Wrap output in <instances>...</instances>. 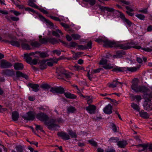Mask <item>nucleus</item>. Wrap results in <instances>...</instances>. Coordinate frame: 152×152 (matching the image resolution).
Here are the masks:
<instances>
[{
    "instance_id": "obj_43",
    "label": "nucleus",
    "mask_w": 152,
    "mask_h": 152,
    "mask_svg": "<svg viewBox=\"0 0 152 152\" xmlns=\"http://www.w3.org/2000/svg\"><path fill=\"white\" fill-rule=\"evenodd\" d=\"M88 68L87 67L86 68V69H88ZM83 70L84 71L87 72V77H88V79L90 80L91 81L93 78L91 76H92V75L91 74L90 75V74H89V72H90V70H88L87 69H86V70H85L84 69H83Z\"/></svg>"
},
{
    "instance_id": "obj_16",
    "label": "nucleus",
    "mask_w": 152,
    "mask_h": 152,
    "mask_svg": "<svg viewBox=\"0 0 152 152\" xmlns=\"http://www.w3.org/2000/svg\"><path fill=\"white\" fill-rule=\"evenodd\" d=\"M16 77L17 78V79H18V78L20 77L24 78L26 80H28V75H27L26 74L23 73L18 70L16 72Z\"/></svg>"
},
{
    "instance_id": "obj_41",
    "label": "nucleus",
    "mask_w": 152,
    "mask_h": 152,
    "mask_svg": "<svg viewBox=\"0 0 152 152\" xmlns=\"http://www.w3.org/2000/svg\"><path fill=\"white\" fill-rule=\"evenodd\" d=\"M83 1L88 2L89 4L91 6H93L96 3V0H83Z\"/></svg>"
},
{
    "instance_id": "obj_63",
    "label": "nucleus",
    "mask_w": 152,
    "mask_h": 152,
    "mask_svg": "<svg viewBox=\"0 0 152 152\" xmlns=\"http://www.w3.org/2000/svg\"><path fill=\"white\" fill-rule=\"evenodd\" d=\"M142 50L144 51L148 52H151L152 51V49L148 47L146 48H142Z\"/></svg>"
},
{
    "instance_id": "obj_23",
    "label": "nucleus",
    "mask_w": 152,
    "mask_h": 152,
    "mask_svg": "<svg viewBox=\"0 0 152 152\" xmlns=\"http://www.w3.org/2000/svg\"><path fill=\"white\" fill-rule=\"evenodd\" d=\"M28 86L31 88L33 91L34 92H37L38 91L39 86L38 84L29 83L28 84Z\"/></svg>"
},
{
    "instance_id": "obj_28",
    "label": "nucleus",
    "mask_w": 152,
    "mask_h": 152,
    "mask_svg": "<svg viewBox=\"0 0 152 152\" xmlns=\"http://www.w3.org/2000/svg\"><path fill=\"white\" fill-rule=\"evenodd\" d=\"M64 95L67 98L70 99H75L77 98V96L72 94H71L70 92H66L64 93Z\"/></svg>"
},
{
    "instance_id": "obj_25",
    "label": "nucleus",
    "mask_w": 152,
    "mask_h": 152,
    "mask_svg": "<svg viewBox=\"0 0 152 152\" xmlns=\"http://www.w3.org/2000/svg\"><path fill=\"white\" fill-rule=\"evenodd\" d=\"M19 114L17 111H14L12 112V120L14 121H17L19 118Z\"/></svg>"
},
{
    "instance_id": "obj_36",
    "label": "nucleus",
    "mask_w": 152,
    "mask_h": 152,
    "mask_svg": "<svg viewBox=\"0 0 152 152\" xmlns=\"http://www.w3.org/2000/svg\"><path fill=\"white\" fill-rule=\"evenodd\" d=\"M67 110V112L69 113H74L76 110V109L75 107L73 106H70L68 107Z\"/></svg>"
},
{
    "instance_id": "obj_32",
    "label": "nucleus",
    "mask_w": 152,
    "mask_h": 152,
    "mask_svg": "<svg viewBox=\"0 0 152 152\" xmlns=\"http://www.w3.org/2000/svg\"><path fill=\"white\" fill-rule=\"evenodd\" d=\"M48 42L54 45L58 43L59 40L58 39L57 40L55 38H48Z\"/></svg>"
},
{
    "instance_id": "obj_27",
    "label": "nucleus",
    "mask_w": 152,
    "mask_h": 152,
    "mask_svg": "<svg viewBox=\"0 0 152 152\" xmlns=\"http://www.w3.org/2000/svg\"><path fill=\"white\" fill-rule=\"evenodd\" d=\"M46 62V61L44 60H42L40 61L39 68L40 69L43 70L47 68Z\"/></svg>"
},
{
    "instance_id": "obj_26",
    "label": "nucleus",
    "mask_w": 152,
    "mask_h": 152,
    "mask_svg": "<svg viewBox=\"0 0 152 152\" xmlns=\"http://www.w3.org/2000/svg\"><path fill=\"white\" fill-rule=\"evenodd\" d=\"M34 53H32L28 54V53L24 54V59H25L26 62L29 63L31 60L32 58L30 56L31 55H34Z\"/></svg>"
},
{
    "instance_id": "obj_55",
    "label": "nucleus",
    "mask_w": 152,
    "mask_h": 152,
    "mask_svg": "<svg viewBox=\"0 0 152 152\" xmlns=\"http://www.w3.org/2000/svg\"><path fill=\"white\" fill-rule=\"evenodd\" d=\"M115 151L113 147L108 148L105 150V152H115Z\"/></svg>"
},
{
    "instance_id": "obj_21",
    "label": "nucleus",
    "mask_w": 152,
    "mask_h": 152,
    "mask_svg": "<svg viewBox=\"0 0 152 152\" xmlns=\"http://www.w3.org/2000/svg\"><path fill=\"white\" fill-rule=\"evenodd\" d=\"M139 114L140 116L144 119H148L150 116V115L148 113L145 112L143 110L139 111Z\"/></svg>"
},
{
    "instance_id": "obj_38",
    "label": "nucleus",
    "mask_w": 152,
    "mask_h": 152,
    "mask_svg": "<svg viewBox=\"0 0 152 152\" xmlns=\"http://www.w3.org/2000/svg\"><path fill=\"white\" fill-rule=\"evenodd\" d=\"M125 53L120 51H117L116 53V54L114 56H116L117 58H120L122 57L123 55H124Z\"/></svg>"
},
{
    "instance_id": "obj_1",
    "label": "nucleus",
    "mask_w": 152,
    "mask_h": 152,
    "mask_svg": "<svg viewBox=\"0 0 152 152\" xmlns=\"http://www.w3.org/2000/svg\"><path fill=\"white\" fill-rule=\"evenodd\" d=\"M133 81L131 88L136 93L141 92L143 94L142 97L145 100L143 105L144 109L148 111L152 110V103L150 102L152 99V94L147 93L150 91V90L145 86H138V80Z\"/></svg>"
},
{
    "instance_id": "obj_50",
    "label": "nucleus",
    "mask_w": 152,
    "mask_h": 152,
    "mask_svg": "<svg viewBox=\"0 0 152 152\" xmlns=\"http://www.w3.org/2000/svg\"><path fill=\"white\" fill-rule=\"evenodd\" d=\"M73 68L75 70L78 71L80 70L84 69V68L78 65L74 66Z\"/></svg>"
},
{
    "instance_id": "obj_51",
    "label": "nucleus",
    "mask_w": 152,
    "mask_h": 152,
    "mask_svg": "<svg viewBox=\"0 0 152 152\" xmlns=\"http://www.w3.org/2000/svg\"><path fill=\"white\" fill-rule=\"evenodd\" d=\"M77 46L79 49L84 50L88 49V48L86 45H78Z\"/></svg>"
},
{
    "instance_id": "obj_31",
    "label": "nucleus",
    "mask_w": 152,
    "mask_h": 152,
    "mask_svg": "<svg viewBox=\"0 0 152 152\" xmlns=\"http://www.w3.org/2000/svg\"><path fill=\"white\" fill-rule=\"evenodd\" d=\"M61 34L63 35L61 30L59 29H57L56 31H53L52 32V34L54 36H55L56 37L59 38L60 37V35L59 34Z\"/></svg>"
},
{
    "instance_id": "obj_24",
    "label": "nucleus",
    "mask_w": 152,
    "mask_h": 152,
    "mask_svg": "<svg viewBox=\"0 0 152 152\" xmlns=\"http://www.w3.org/2000/svg\"><path fill=\"white\" fill-rule=\"evenodd\" d=\"M127 144V141L124 140L118 141L117 143V145L118 147L122 148H124Z\"/></svg>"
},
{
    "instance_id": "obj_22",
    "label": "nucleus",
    "mask_w": 152,
    "mask_h": 152,
    "mask_svg": "<svg viewBox=\"0 0 152 152\" xmlns=\"http://www.w3.org/2000/svg\"><path fill=\"white\" fill-rule=\"evenodd\" d=\"M66 71L63 67H59L56 69V72L57 73V75L61 76Z\"/></svg>"
},
{
    "instance_id": "obj_12",
    "label": "nucleus",
    "mask_w": 152,
    "mask_h": 152,
    "mask_svg": "<svg viewBox=\"0 0 152 152\" xmlns=\"http://www.w3.org/2000/svg\"><path fill=\"white\" fill-rule=\"evenodd\" d=\"M2 74L10 77H12L15 75V72L13 69L12 70L7 69L2 71Z\"/></svg>"
},
{
    "instance_id": "obj_15",
    "label": "nucleus",
    "mask_w": 152,
    "mask_h": 152,
    "mask_svg": "<svg viewBox=\"0 0 152 152\" xmlns=\"http://www.w3.org/2000/svg\"><path fill=\"white\" fill-rule=\"evenodd\" d=\"M96 109V107L94 105H90L86 107V110L90 114L95 113Z\"/></svg>"
},
{
    "instance_id": "obj_64",
    "label": "nucleus",
    "mask_w": 152,
    "mask_h": 152,
    "mask_svg": "<svg viewBox=\"0 0 152 152\" xmlns=\"http://www.w3.org/2000/svg\"><path fill=\"white\" fill-rule=\"evenodd\" d=\"M11 20L13 21H17L19 20V18L18 17H14L12 16H11Z\"/></svg>"
},
{
    "instance_id": "obj_17",
    "label": "nucleus",
    "mask_w": 152,
    "mask_h": 152,
    "mask_svg": "<svg viewBox=\"0 0 152 152\" xmlns=\"http://www.w3.org/2000/svg\"><path fill=\"white\" fill-rule=\"evenodd\" d=\"M118 84L122 85L123 84V83L118 81V79H116L115 80H113L111 83L108 84V86L110 88H113L116 87L117 86V85Z\"/></svg>"
},
{
    "instance_id": "obj_7",
    "label": "nucleus",
    "mask_w": 152,
    "mask_h": 152,
    "mask_svg": "<svg viewBox=\"0 0 152 152\" xmlns=\"http://www.w3.org/2000/svg\"><path fill=\"white\" fill-rule=\"evenodd\" d=\"M28 5L31 7L39 10L44 14L47 15L48 14V12L44 8L39 7L37 5L33 2L32 0H29Z\"/></svg>"
},
{
    "instance_id": "obj_52",
    "label": "nucleus",
    "mask_w": 152,
    "mask_h": 152,
    "mask_svg": "<svg viewBox=\"0 0 152 152\" xmlns=\"http://www.w3.org/2000/svg\"><path fill=\"white\" fill-rule=\"evenodd\" d=\"M39 41L41 44L46 43L48 42V38L47 39L45 38H42L40 39H39Z\"/></svg>"
},
{
    "instance_id": "obj_30",
    "label": "nucleus",
    "mask_w": 152,
    "mask_h": 152,
    "mask_svg": "<svg viewBox=\"0 0 152 152\" xmlns=\"http://www.w3.org/2000/svg\"><path fill=\"white\" fill-rule=\"evenodd\" d=\"M20 39H19L18 41L14 40L10 41L9 42V44H11L13 46L19 47H20V45H21L20 42Z\"/></svg>"
},
{
    "instance_id": "obj_57",
    "label": "nucleus",
    "mask_w": 152,
    "mask_h": 152,
    "mask_svg": "<svg viewBox=\"0 0 152 152\" xmlns=\"http://www.w3.org/2000/svg\"><path fill=\"white\" fill-rule=\"evenodd\" d=\"M102 69H103L101 68H99L97 69H94L92 71V72H91V73L92 74L99 73L101 70Z\"/></svg>"
},
{
    "instance_id": "obj_49",
    "label": "nucleus",
    "mask_w": 152,
    "mask_h": 152,
    "mask_svg": "<svg viewBox=\"0 0 152 152\" xmlns=\"http://www.w3.org/2000/svg\"><path fill=\"white\" fill-rule=\"evenodd\" d=\"M88 142L90 144L94 147H96L97 145V142L93 140H89Z\"/></svg>"
},
{
    "instance_id": "obj_10",
    "label": "nucleus",
    "mask_w": 152,
    "mask_h": 152,
    "mask_svg": "<svg viewBox=\"0 0 152 152\" xmlns=\"http://www.w3.org/2000/svg\"><path fill=\"white\" fill-rule=\"evenodd\" d=\"M20 42L21 47L23 49L28 50L31 48L30 45L27 43V42L26 39H20Z\"/></svg>"
},
{
    "instance_id": "obj_2",
    "label": "nucleus",
    "mask_w": 152,
    "mask_h": 152,
    "mask_svg": "<svg viewBox=\"0 0 152 152\" xmlns=\"http://www.w3.org/2000/svg\"><path fill=\"white\" fill-rule=\"evenodd\" d=\"M36 116L37 119L44 122L45 124L49 130H56L55 128V127H60L59 125L55 123L56 120L55 118L51 119L48 121H47L49 118L48 116L45 113L40 112L37 114Z\"/></svg>"
},
{
    "instance_id": "obj_9",
    "label": "nucleus",
    "mask_w": 152,
    "mask_h": 152,
    "mask_svg": "<svg viewBox=\"0 0 152 152\" xmlns=\"http://www.w3.org/2000/svg\"><path fill=\"white\" fill-rule=\"evenodd\" d=\"M12 64L6 60L2 59L0 61V67L1 68H7L12 66Z\"/></svg>"
},
{
    "instance_id": "obj_4",
    "label": "nucleus",
    "mask_w": 152,
    "mask_h": 152,
    "mask_svg": "<svg viewBox=\"0 0 152 152\" xmlns=\"http://www.w3.org/2000/svg\"><path fill=\"white\" fill-rule=\"evenodd\" d=\"M95 41L99 43L103 42V46L104 47H107L110 48H118L119 43V42L109 40L107 38L104 37L96 39Z\"/></svg>"
},
{
    "instance_id": "obj_11",
    "label": "nucleus",
    "mask_w": 152,
    "mask_h": 152,
    "mask_svg": "<svg viewBox=\"0 0 152 152\" xmlns=\"http://www.w3.org/2000/svg\"><path fill=\"white\" fill-rule=\"evenodd\" d=\"M57 135L59 137L61 138L64 140H66L70 139L69 134L65 132H58L57 133Z\"/></svg>"
},
{
    "instance_id": "obj_61",
    "label": "nucleus",
    "mask_w": 152,
    "mask_h": 152,
    "mask_svg": "<svg viewBox=\"0 0 152 152\" xmlns=\"http://www.w3.org/2000/svg\"><path fill=\"white\" fill-rule=\"evenodd\" d=\"M63 75H64L66 78L68 79H69L71 78V76L70 74L69 73H66V72H65L64 73Z\"/></svg>"
},
{
    "instance_id": "obj_19",
    "label": "nucleus",
    "mask_w": 152,
    "mask_h": 152,
    "mask_svg": "<svg viewBox=\"0 0 152 152\" xmlns=\"http://www.w3.org/2000/svg\"><path fill=\"white\" fill-rule=\"evenodd\" d=\"M140 66H141L139 65V66L137 67H125V72L127 71L130 72H135L137 71V70L139 69Z\"/></svg>"
},
{
    "instance_id": "obj_14",
    "label": "nucleus",
    "mask_w": 152,
    "mask_h": 152,
    "mask_svg": "<svg viewBox=\"0 0 152 152\" xmlns=\"http://www.w3.org/2000/svg\"><path fill=\"white\" fill-rule=\"evenodd\" d=\"M112 106L109 104L104 108L103 111L106 114H110L112 113Z\"/></svg>"
},
{
    "instance_id": "obj_54",
    "label": "nucleus",
    "mask_w": 152,
    "mask_h": 152,
    "mask_svg": "<svg viewBox=\"0 0 152 152\" xmlns=\"http://www.w3.org/2000/svg\"><path fill=\"white\" fill-rule=\"evenodd\" d=\"M107 63V61L106 59H102L99 62V64L100 65H105Z\"/></svg>"
},
{
    "instance_id": "obj_6",
    "label": "nucleus",
    "mask_w": 152,
    "mask_h": 152,
    "mask_svg": "<svg viewBox=\"0 0 152 152\" xmlns=\"http://www.w3.org/2000/svg\"><path fill=\"white\" fill-rule=\"evenodd\" d=\"M27 116L23 115L22 117L24 120L28 121H33L35 118V113L33 111H30L27 112L26 113Z\"/></svg>"
},
{
    "instance_id": "obj_33",
    "label": "nucleus",
    "mask_w": 152,
    "mask_h": 152,
    "mask_svg": "<svg viewBox=\"0 0 152 152\" xmlns=\"http://www.w3.org/2000/svg\"><path fill=\"white\" fill-rule=\"evenodd\" d=\"M35 53V54L38 55L41 58H45L47 57V53L45 52L36 51Z\"/></svg>"
},
{
    "instance_id": "obj_20",
    "label": "nucleus",
    "mask_w": 152,
    "mask_h": 152,
    "mask_svg": "<svg viewBox=\"0 0 152 152\" xmlns=\"http://www.w3.org/2000/svg\"><path fill=\"white\" fill-rule=\"evenodd\" d=\"M125 67H120L115 66L114 67H113L112 71L113 72H125Z\"/></svg>"
},
{
    "instance_id": "obj_53",
    "label": "nucleus",
    "mask_w": 152,
    "mask_h": 152,
    "mask_svg": "<svg viewBox=\"0 0 152 152\" xmlns=\"http://www.w3.org/2000/svg\"><path fill=\"white\" fill-rule=\"evenodd\" d=\"M25 10L26 11H30L32 12L33 13H35L37 14V13L38 14L39 13H38V12H36L34 10L29 7L25 8Z\"/></svg>"
},
{
    "instance_id": "obj_44",
    "label": "nucleus",
    "mask_w": 152,
    "mask_h": 152,
    "mask_svg": "<svg viewBox=\"0 0 152 152\" xmlns=\"http://www.w3.org/2000/svg\"><path fill=\"white\" fill-rule=\"evenodd\" d=\"M71 37L74 40L79 39L80 38V36L77 34H72L71 35Z\"/></svg>"
},
{
    "instance_id": "obj_58",
    "label": "nucleus",
    "mask_w": 152,
    "mask_h": 152,
    "mask_svg": "<svg viewBox=\"0 0 152 152\" xmlns=\"http://www.w3.org/2000/svg\"><path fill=\"white\" fill-rule=\"evenodd\" d=\"M111 126L112 127V130L114 132H117V127L114 124L112 123L111 125Z\"/></svg>"
},
{
    "instance_id": "obj_39",
    "label": "nucleus",
    "mask_w": 152,
    "mask_h": 152,
    "mask_svg": "<svg viewBox=\"0 0 152 152\" xmlns=\"http://www.w3.org/2000/svg\"><path fill=\"white\" fill-rule=\"evenodd\" d=\"M31 46L34 47L38 48L41 45L37 41L32 42L30 44Z\"/></svg>"
},
{
    "instance_id": "obj_59",
    "label": "nucleus",
    "mask_w": 152,
    "mask_h": 152,
    "mask_svg": "<svg viewBox=\"0 0 152 152\" xmlns=\"http://www.w3.org/2000/svg\"><path fill=\"white\" fill-rule=\"evenodd\" d=\"M37 60L36 59H31V60L29 63V64L31 65H36L37 64Z\"/></svg>"
},
{
    "instance_id": "obj_48",
    "label": "nucleus",
    "mask_w": 152,
    "mask_h": 152,
    "mask_svg": "<svg viewBox=\"0 0 152 152\" xmlns=\"http://www.w3.org/2000/svg\"><path fill=\"white\" fill-rule=\"evenodd\" d=\"M105 99H108L110 100L111 102L115 106H116L117 105L118 103L117 101L114 99H111L110 98L106 97Z\"/></svg>"
},
{
    "instance_id": "obj_42",
    "label": "nucleus",
    "mask_w": 152,
    "mask_h": 152,
    "mask_svg": "<svg viewBox=\"0 0 152 152\" xmlns=\"http://www.w3.org/2000/svg\"><path fill=\"white\" fill-rule=\"evenodd\" d=\"M35 129L36 130L38 131V130H39L41 132H43V133H45V131L43 129V127L40 125L36 124L35 125Z\"/></svg>"
},
{
    "instance_id": "obj_29",
    "label": "nucleus",
    "mask_w": 152,
    "mask_h": 152,
    "mask_svg": "<svg viewBox=\"0 0 152 152\" xmlns=\"http://www.w3.org/2000/svg\"><path fill=\"white\" fill-rule=\"evenodd\" d=\"M130 97L133 100L136 99L137 102H140L142 99L141 96L139 95H134L133 94H131Z\"/></svg>"
},
{
    "instance_id": "obj_37",
    "label": "nucleus",
    "mask_w": 152,
    "mask_h": 152,
    "mask_svg": "<svg viewBox=\"0 0 152 152\" xmlns=\"http://www.w3.org/2000/svg\"><path fill=\"white\" fill-rule=\"evenodd\" d=\"M118 140V137H111L109 139V141L110 143L117 142V143Z\"/></svg>"
},
{
    "instance_id": "obj_8",
    "label": "nucleus",
    "mask_w": 152,
    "mask_h": 152,
    "mask_svg": "<svg viewBox=\"0 0 152 152\" xmlns=\"http://www.w3.org/2000/svg\"><path fill=\"white\" fill-rule=\"evenodd\" d=\"M50 91L53 93H57L61 94L65 93L64 88L61 86L56 87H51L50 90Z\"/></svg>"
},
{
    "instance_id": "obj_3",
    "label": "nucleus",
    "mask_w": 152,
    "mask_h": 152,
    "mask_svg": "<svg viewBox=\"0 0 152 152\" xmlns=\"http://www.w3.org/2000/svg\"><path fill=\"white\" fill-rule=\"evenodd\" d=\"M102 11H106L108 12H112L113 14H119L120 18L122 19L124 22L129 27L131 26L133 24L132 23L129 19L126 18L124 14L118 10H116L115 9L111 7H109L103 6L99 7Z\"/></svg>"
},
{
    "instance_id": "obj_47",
    "label": "nucleus",
    "mask_w": 152,
    "mask_h": 152,
    "mask_svg": "<svg viewBox=\"0 0 152 152\" xmlns=\"http://www.w3.org/2000/svg\"><path fill=\"white\" fill-rule=\"evenodd\" d=\"M47 16L48 17L50 18L51 19H53L56 21L59 22L61 21L60 19L58 17L54 16L52 15L49 16L48 15H47Z\"/></svg>"
},
{
    "instance_id": "obj_46",
    "label": "nucleus",
    "mask_w": 152,
    "mask_h": 152,
    "mask_svg": "<svg viewBox=\"0 0 152 152\" xmlns=\"http://www.w3.org/2000/svg\"><path fill=\"white\" fill-rule=\"evenodd\" d=\"M102 67L106 69H113V66H112L110 64H106L105 65H104Z\"/></svg>"
},
{
    "instance_id": "obj_34",
    "label": "nucleus",
    "mask_w": 152,
    "mask_h": 152,
    "mask_svg": "<svg viewBox=\"0 0 152 152\" xmlns=\"http://www.w3.org/2000/svg\"><path fill=\"white\" fill-rule=\"evenodd\" d=\"M68 134L72 138H76L77 137V135L75 132H74L72 130H69L68 132Z\"/></svg>"
},
{
    "instance_id": "obj_18",
    "label": "nucleus",
    "mask_w": 152,
    "mask_h": 152,
    "mask_svg": "<svg viewBox=\"0 0 152 152\" xmlns=\"http://www.w3.org/2000/svg\"><path fill=\"white\" fill-rule=\"evenodd\" d=\"M14 67L16 70H22L24 68L23 65L21 63H15L14 64Z\"/></svg>"
},
{
    "instance_id": "obj_35",
    "label": "nucleus",
    "mask_w": 152,
    "mask_h": 152,
    "mask_svg": "<svg viewBox=\"0 0 152 152\" xmlns=\"http://www.w3.org/2000/svg\"><path fill=\"white\" fill-rule=\"evenodd\" d=\"M131 106L132 108L137 111L139 112L140 108L138 105L134 103H132L131 104Z\"/></svg>"
},
{
    "instance_id": "obj_5",
    "label": "nucleus",
    "mask_w": 152,
    "mask_h": 152,
    "mask_svg": "<svg viewBox=\"0 0 152 152\" xmlns=\"http://www.w3.org/2000/svg\"><path fill=\"white\" fill-rule=\"evenodd\" d=\"M137 44L133 42H130L126 43L121 44L119 42L118 48L124 50H127L132 48L137 49H142V47L140 46L136 45Z\"/></svg>"
},
{
    "instance_id": "obj_40",
    "label": "nucleus",
    "mask_w": 152,
    "mask_h": 152,
    "mask_svg": "<svg viewBox=\"0 0 152 152\" xmlns=\"http://www.w3.org/2000/svg\"><path fill=\"white\" fill-rule=\"evenodd\" d=\"M41 87L45 90H48L50 88V86L47 83H44L42 85Z\"/></svg>"
},
{
    "instance_id": "obj_56",
    "label": "nucleus",
    "mask_w": 152,
    "mask_h": 152,
    "mask_svg": "<svg viewBox=\"0 0 152 152\" xmlns=\"http://www.w3.org/2000/svg\"><path fill=\"white\" fill-rule=\"evenodd\" d=\"M16 149L18 152H23V147L21 145L17 146Z\"/></svg>"
},
{
    "instance_id": "obj_60",
    "label": "nucleus",
    "mask_w": 152,
    "mask_h": 152,
    "mask_svg": "<svg viewBox=\"0 0 152 152\" xmlns=\"http://www.w3.org/2000/svg\"><path fill=\"white\" fill-rule=\"evenodd\" d=\"M60 24L65 28L68 29L69 28V26L67 24L61 22L60 23Z\"/></svg>"
},
{
    "instance_id": "obj_45",
    "label": "nucleus",
    "mask_w": 152,
    "mask_h": 152,
    "mask_svg": "<svg viewBox=\"0 0 152 152\" xmlns=\"http://www.w3.org/2000/svg\"><path fill=\"white\" fill-rule=\"evenodd\" d=\"M135 16L140 20H145V16L141 14H137Z\"/></svg>"
},
{
    "instance_id": "obj_62",
    "label": "nucleus",
    "mask_w": 152,
    "mask_h": 152,
    "mask_svg": "<svg viewBox=\"0 0 152 152\" xmlns=\"http://www.w3.org/2000/svg\"><path fill=\"white\" fill-rule=\"evenodd\" d=\"M77 44L76 42H72L70 43L69 46L72 47L74 48L76 46H77Z\"/></svg>"
},
{
    "instance_id": "obj_13",
    "label": "nucleus",
    "mask_w": 152,
    "mask_h": 152,
    "mask_svg": "<svg viewBox=\"0 0 152 152\" xmlns=\"http://www.w3.org/2000/svg\"><path fill=\"white\" fill-rule=\"evenodd\" d=\"M37 14L39 19L42 21H45L47 23H48L49 26L52 27L54 26V24L52 22L50 21V20L46 19L43 16H42L41 14L39 13Z\"/></svg>"
}]
</instances>
